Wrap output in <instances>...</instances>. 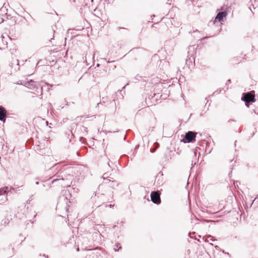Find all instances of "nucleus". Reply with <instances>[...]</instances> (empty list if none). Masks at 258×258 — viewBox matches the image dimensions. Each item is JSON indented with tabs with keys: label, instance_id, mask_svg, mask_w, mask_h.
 <instances>
[{
	"label": "nucleus",
	"instance_id": "1",
	"mask_svg": "<svg viewBox=\"0 0 258 258\" xmlns=\"http://www.w3.org/2000/svg\"><path fill=\"white\" fill-rule=\"evenodd\" d=\"M77 167L69 166H65L63 168H61L59 174L63 175V177L64 178L63 180H68L67 186H70L74 173L77 170Z\"/></svg>",
	"mask_w": 258,
	"mask_h": 258
},
{
	"label": "nucleus",
	"instance_id": "2",
	"mask_svg": "<svg viewBox=\"0 0 258 258\" xmlns=\"http://www.w3.org/2000/svg\"><path fill=\"white\" fill-rule=\"evenodd\" d=\"M61 170V165L59 163L55 164L49 169V172L54 173L53 175L52 176V177L53 178V180L51 181V183L52 184L57 181L63 180L64 179L63 175L59 174Z\"/></svg>",
	"mask_w": 258,
	"mask_h": 258
},
{
	"label": "nucleus",
	"instance_id": "3",
	"mask_svg": "<svg viewBox=\"0 0 258 258\" xmlns=\"http://www.w3.org/2000/svg\"><path fill=\"white\" fill-rule=\"evenodd\" d=\"M91 202L93 204L95 207H99L102 205L106 201H108L106 198L104 194L94 192L91 197Z\"/></svg>",
	"mask_w": 258,
	"mask_h": 258
},
{
	"label": "nucleus",
	"instance_id": "4",
	"mask_svg": "<svg viewBox=\"0 0 258 258\" xmlns=\"http://www.w3.org/2000/svg\"><path fill=\"white\" fill-rule=\"evenodd\" d=\"M72 195L69 190L66 189L63 190L61 192V195L60 196L58 199V204H62L63 203H65V209L66 211L69 210V203L71 202Z\"/></svg>",
	"mask_w": 258,
	"mask_h": 258
},
{
	"label": "nucleus",
	"instance_id": "5",
	"mask_svg": "<svg viewBox=\"0 0 258 258\" xmlns=\"http://www.w3.org/2000/svg\"><path fill=\"white\" fill-rule=\"evenodd\" d=\"M241 100L246 103L254 102L255 101L254 91L244 93L241 97Z\"/></svg>",
	"mask_w": 258,
	"mask_h": 258
},
{
	"label": "nucleus",
	"instance_id": "6",
	"mask_svg": "<svg viewBox=\"0 0 258 258\" xmlns=\"http://www.w3.org/2000/svg\"><path fill=\"white\" fill-rule=\"evenodd\" d=\"M152 202L157 205L161 203L160 193L159 191H152L150 195Z\"/></svg>",
	"mask_w": 258,
	"mask_h": 258
},
{
	"label": "nucleus",
	"instance_id": "7",
	"mask_svg": "<svg viewBox=\"0 0 258 258\" xmlns=\"http://www.w3.org/2000/svg\"><path fill=\"white\" fill-rule=\"evenodd\" d=\"M197 133L188 131L185 133L184 138L187 140V143H192L195 141Z\"/></svg>",
	"mask_w": 258,
	"mask_h": 258
},
{
	"label": "nucleus",
	"instance_id": "8",
	"mask_svg": "<svg viewBox=\"0 0 258 258\" xmlns=\"http://www.w3.org/2000/svg\"><path fill=\"white\" fill-rule=\"evenodd\" d=\"M11 189H14V188L12 186L10 187L8 186L0 187V196L3 195L5 196V200L3 201H0V204L7 200V194Z\"/></svg>",
	"mask_w": 258,
	"mask_h": 258
},
{
	"label": "nucleus",
	"instance_id": "9",
	"mask_svg": "<svg viewBox=\"0 0 258 258\" xmlns=\"http://www.w3.org/2000/svg\"><path fill=\"white\" fill-rule=\"evenodd\" d=\"M6 9L5 8H2L0 9V24L3 23L5 18L9 19V17H11L10 15H8L7 12H6Z\"/></svg>",
	"mask_w": 258,
	"mask_h": 258
},
{
	"label": "nucleus",
	"instance_id": "10",
	"mask_svg": "<svg viewBox=\"0 0 258 258\" xmlns=\"http://www.w3.org/2000/svg\"><path fill=\"white\" fill-rule=\"evenodd\" d=\"M155 182L159 185H162L164 183L163 174L162 172H159L155 178Z\"/></svg>",
	"mask_w": 258,
	"mask_h": 258
},
{
	"label": "nucleus",
	"instance_id": "11",
	"mask_svg": "<svg viewBox=\"0 0 258 258\" xmlns=\"http://www.w3.org/2000/svg\"><path fill=\"white\" fill-rule=\"evenodd\" d=\"M7 115L6 110L2 106H0V120L5 122Z\"/></svg>",
	"mask_w": 258,
	"mask_h": 258
},
{
	"label": "nucleus",
	"instance_id": "12",
	"mask_svg": "<svg viewBox=\"0 0 258 258\" xmlns=\"http://www.w3.org/2000/svg\"><path fill=\"white\" fill-rule=\"evenodd\" d=\"M227 15V13L226 11H223L218 13L215 18V20H217L218 21L220 22L223 20V18L226 17Z\"/></svg>",
	"mask_w": 258,
	"mask_h": 258
},
{
	"label": "nucleus",
	"instance_id": "13",
	"mask_svg": "<svg viewBox=\"0 0 258 258\" xmlns=\"http://www.w3.org/2000/svg\"><path fill=\"white\" fill-rule=\"evenodd\" d=\"M111 178L108 179V180L105 181L104 183L105 184H108L110 187L114 189L118 185L119 183L116 180H111Z\"/></svg>",
	"mask_w": 258,
	"mask_h": 258
},
{
	"label": "nucleus",
	"instance_id": "14",
	"mask_svg": "<svg viewBox=\"0 0 258 258\" xmlns=\"http://www.w3.org/2000/svg\"><path fill=\"white\" fill-rule=\"evenodd\" d=\"M101 178H103L104 180H105L106 181L108 180V179H113L112 177H110V176L109 175V173L108 172L104 173Z\"/></svg>",
	"mask_w": 258,
	"mask_h": 258
},
{
	"label": "nucleus",
	"instance_id": "15",
	"mask_svg": "<svg viewBox=\"0 0 258 258\" xmlns=\"http://www.w3.org/2000/svg\"><path fill=\"white\" fill-rule=\"evenodd\" d=\"M27 87L29 88H32L34 86H35V82L32 80H31L30 81L27 82Z\"/></svg>",
	"mask_w": 258,
	"mask_h": 258
},
{
	"label": "nucleus",
	"instance_id": "16",
	"mask_svg": "<svg viewBox=\"0 0 258 258\" xmlns=\"http://www.w3.org/2000/svg\"><path fill=\"white\" fill-rule=\"evenodd\" d=\"M114 246L115 247H114L113 249L115 251H117L119 250V249L122 248V247L120 245L119 243H115Z\"/></svg>",
	"mask_w": 258,
	"mask_h": 258
},
{
	"label": "nucleus",
	"instance_id": "17",
	"mask_svg": "<svg viewBox=\"0 0 258 258\" xmlns=\"http://www.w3.org/2000/svg\"><path fill=\"white\" fill-rule=\"evenodd\" d=\"M108 97H103L101 99L100 102L97 104V106H99V105L101 103H105L107 102Z\"/></svg>",
	"mask_w": 258,
	"mask_h": 258
},
{
	"label": "nucleus",
	"instance_id": "18",
	"mask_svg": "<svg viewBox=\"0 0 258 258\" xmlns=\"http://www.w3.org/2000/svg\"><path fill=\"white\" fill-rule=\"evenodd\" d=\"M163 19H164L165 20V23L168 26L170 23L172 24V20L170 19L169 18H163Z\"/></svg>",
	"mask_w": 258,
	"mask_h": 258
},
{
	"label": "nucleus",
	"instance_id": "19",
	"mask_svg": "<svg viewBox=\"0 0 258 258\" xmlns=\"http://www.w3.org/2000/svg\"><path fill=\"white\" fill-rule=\"evenodd\" d=\"M78 126V124L75 123V122H73L71 124V134H72V136L73 135V132H72V130H73L74 128L77 127Z\"/></svg>",
	"mask_w": 258,
	"mask_h": 258
},
{
	"label": "nucleus",
	"instance_id": "20",
	"mask_svg": "<svg viewBox=\"0 0 258 258\" xmlns=\"http://www.w3.org/2000/svg\"><path fill=\"white\" fill-rule=\"evenodd\" d=\"M110 103L111 105L113 106L115 110H116V103H115V100H112V101L110 102Z\"/></svg>",
	"mask_w": 258,
	"mask_h": 258
},
{
	"label": "nucleus",
	"instance_id": "21",
	"mask_svg": "<svg viewBox=\"0 0 258 258\" xmlns=\"http://www.w3.org/2000/svg\"><path fill=\"white\" fill-rule=\"evenodd\" d=\"M185 3L188 6H189L190 4L192 3V0H186Z\"/></svg>",
	"mask_w": 258,
	"mask_h": 258
},
{
	"label": "nucleus",
	"instance_id": "22",
	"mask_svg": "<svg viewBox=\"0 0 258 258\" xmlns=\"http://www.w3.org/2000/svg\"><path fill=\"white\" fill-rule=\"evenodd\" d=\"M117 223L118 224H119V225H121V226H123V224H124V222L123 221H122H122H120V222H119V221H118V222H117Z\"/></svg>",
	"mask_w": 258,
	"mask_h": 258
},
{
	"label": "nucleus",
	"instance_id": "23",
	"mask_svg": "<svg viewBox=\"0 0 258 258\" xmlns=\"http://www.w3.org/2000/svg\"><path fill=\"white\" fill-rule=\"evenodd\" d=\"M221 90L220 89V90H217V91H215V92H214L213 94H219V93L221 92Z\"/></svg>",
	"mask_w": 258,
	"mask_h": 258
},
{
	"label": "nucleus",
	"instance_id": "24",
	"mask_svg": "<svg viewBox=\"0 0 258 258\" xmlns=\"http://www.w3.org/2000/svg\"><path fill=\"white\" fill-rule=\"evenodd\" d=\"M231 83V81L230 79H228L226 83V85H228V84H230Z\"/></svg>",
	"mask_w": 258,
	"mask_h": 258
},
{
	"label": "nucleus",
	"instance_id": "25",
	"mask_svg": "<svg viewBox=\"0 0 258 258\" xmlns=\"http://www.w3.org/2000/svg\"><path fill=\"white\" fill-rule=\"evenodd\" d=\"M108 166L110 167V168L113 170V167L111 166L110 164V162H108Z\"/></svg>",
	"mask_w": 258,
	"mask_h": 258
},
{
	"label": "nucleus",
	"instance_id": "26",
	"mask_svg": "<svg viewBox=\"0 0 258 258\" xmlns=\"http://www.w3.org/2000/svg\"><path fill=\"white\" fill-rule=\"evenodd\" d=\"M80 128H81V130H84L85 131H86V129H87L85 127H84L83 126H80Z\"/></svg>",
	"mask_w": 258,
	"mask_h": 258
},
{
	"label": "nucleus",
	"instance_id": "27",
	"mask_svg": "<svg viewBox=\"0 0 258 258\" xmlns=\"http://www.w3.org/2000/svg\"><path fill=\"white\" fill-rule=\"evenodd\" d=\"M251 2V5L253 7V9H254L255 8H254V6H253V5L252 4V2L253 1H254V2H255V0H250Z\"/></svg>",
	"mask_w": 258,
	"mask_h": 258
},
{
	"label": "nucleus",
	"instance_id": "28",
	"mask_svg": "<svg viewBox=\"0 0 258 258\" xmlns=\"http://www.w3.org/2000/svg\"><path fill=\"white\" fill-rule=\"evenodd\" d=\"M236 122V120L234 119H229L228 120V122Z\"/></svg>",
	"mask_w": 258,
	"mask_h": 258
},
{
	"label": "nucleus",
	"instance_id": "29",
	"mask_svg": "<svg viewBox=\"0 0 258 258\" xmlns=\"http://www.w3.org/2000/svg\"><path fill=\"white\" fill-rule=\"evenodd\" d=\"M258 198V194H257V196H256V198H255V199L252 201V204H251V205L252 204H253V203L256 201V198Z\"/></svg>",
	"mask_w": 258,
	"mask_h": 258
},
{
	"label": "nucleus",
	"instance_id": "30",
	"mask_svg": "<svg viewBox=\"0 0 258 258\" xmlns=\"http://www.w3.org/2000/svg\"><path fill=\"white\" fill-rule=\"evenodd\" d=\"M51 31H52V33H53V37H54V34L55 33V30H54L53 28H52Z\"/></svg>",
	"mask_w": 258,
	"mask_h": 258
},
{
	"label": "nucleus",
	"instance_id": "31",
	"mask_svg": "<svg viewBox=\"0 0 258 258\" xmlns=\"http://www.w3.org/2000/svg\"><path fill=\"white\" fill-rule=\"evenodd\" d=\"M69 120L68 118H63V122H66L67 120Z\"/></svg>",
	"mask_w": 258,
	"mask_h": 258
},
{
	"label": "nucleus",
	"instance_id": "32",
	"mask_svg": "<svg viewBox=\"0 0 258 258\" xmlns=\"http://www.w3.org/2000/svg\"><path fill=\"white\" fill-rule=\"evenodd\" d=\"M245 105L247 107H249V103H245Z\"/></svg>",
	"mask_w": 258,
	"mask_h": 258
},
{
	"label": "nucleus",
	"instance_id": "33",
	"mask_svg": "<svg viewBox=\"0 0 258 258\" xmlns=\"http://www.w3.org/2000/svg\"><path fill=\"white\" fill-rule=\"evenodd\" d=\"M42 256H44V257H45V258H48V256H47V255H45V254H43L42 255Z\"/></svg>",
	"mask_w": 258,
	"mask_h": 258
},
{
	"label": "nucleus",
	"instance_id": "34",
	"mask_svg": "<svg viewBox=\"0 0 258 258\" xmlns=\"http://www.w3.org/2000/svg\"><path fill=\"white\" fill-rule=\"evenodd\" d=\"M108 206V207H110V208H111V207H113V206H114V205H108V206Z\"/></svg>",
	"mask_w": 258,
	"mask_h": 258
},
{
	"label": "nucleus",
	"instance_id": "35",
	"mask_svg": "<svg viewBox=\"0 0 258 258\" xmlns=\"http://www.w3.org/2000/svg\"><path fill=\"white\" fill-rule=\"evenodd\" d=\"M249 10H250V11H251V12H252V9H251V6H250V7H249Z\"/></svg>",
	"mask_w": 258,
	"mask_h": 258
},
{
	"label": "nucleus",
	"instance_id": "36",
	"mask_svg": "<svg viewBox=\"0 0 258 258\" xmlns=\"http://www.w3.org/2000/svg\"><path fill=\"white\" fill-rule=\"evenodd\" d=\"M35 184H36V185H38V184H39V182L38 181H36V182H35Z\"/></svg>",
	"mask_w": 258,
	"mask_h": 258
},
{
	"label": "nucleus",
	"instance_id": "37",
	"mask_svg": "<svg viewBox=\"0 0 258 258\" xmlns=\"http://www.w3.org/2000/svg\"><path fill=\"white\" fill-rule=\"evenodd\" d=\"M207 38H208V37H204V38H202V40L207 39Z\"/></svg>",
	"mask_w": 258,
	"mask_h": 258
},
{
	"label": "nucleus",
	"instance_id": "38",
	"mask_svg": "<svg viewBox=\"0 0 258 258\" xmlns=\"http://www.w3.org/2000/svg\"><path fill=\"white\" fill-rule=\"evenodd\" d=\"M225 254H226V255H230V254H229V253L228 252H225Z\"/></svg>",
	"mask_w": 258,
	"mask_h": 258
},
{
	"label": "nucleus",
	"instance_id": "39",
	"mask_svg": "<svg viewBox=\"0 0 258 258\" xmlns=\"http://www.w3.org/2000/svg\"><path fill=\"white\" fill-rule=\"evenodd\" d=\"M114 62V61H110L108 60L107 61V63H110V62Z\"/></svg>",
	"mask_w": 258,
	"mask_h": 258
},
{
	"label": "nucleus",
	"instance_id": "40",
	"mask_svg": "<svg viewBox=\"0 0 258 258\" xmlns=\"http://www.w3.org/2000/svg\"><path fill=\"white\" fill-rule=\"evenodd\" d=\"M116 227H117V226H116V225H114V226H113V229H115Z\"/></svg>",
	"mask_w": 258,
	"mask_h": 258
},
{
	"label": "nucleus",
	"instance_id": "41",
	"mask_svg": "<svg viewBox=\"0 0 258 258\" xmlns=\"http://www.w3.org/2000/svg\"><path fill=\"white\" fill-rule=\"evenodd\" d=\"M122 28H121V27H118V28H117V29L119 30V29H122Z\"/></svg>",
	"mask_w": 258,
	"mask_h": 258
},
{
	"label": "nucleus",
	"instance_id": "42",
	"mask_svg": "<svg viewBox=\"0 0 258 258\" xmlns=\"http://www.w3.org/2000/svg\"><path fill=\"white\" fill-rule=\"evenodd\" d=\"M99 66H100V64H99V63L97 64V65H96V67H99Z\"/></svg>",
	"mask_w": 258,
	"mask_h": 258
},
{
	"label": "nucleus",
	"instance_id": "43",
	"mask_svg": "<svg viewBox=\"0 0 258 258\" xmlns=\"http://www.w3.org/2000/svg\"><path fill=\"white\" fill-rule=\"evenodd\" d=\"M65 103H66V105H68V102L66 100H65Z\"/></svg>",
	"mask_w": 258,
	"mask_h": 258
},
{
	"label": "nucleus",
	"instance_id": "44",
	"mask_svg": "<svg viewBox=\"0 0 258 258\" xmlns=\"http://www.w3.org/2000/svg\"><path fill=\"white\" fill-rule=\"evenodd\" d=\"M65 103H66V105H68V102L66 100H65Z\"/></svg>",
	"mask_w": 258,
	"mask_h": 258
},
{
	"label": "nucleus",
	"instance_id": "45",
	"mask_svg": "<svg viewBox=\"0 0 258 258\" xmlns=\"http://www.w3.org/2000/svg\"><path fill=\"white\" fill-rule=\"evenodd\" d=\"M254 133L253 132V133L252 134V135H251V137H253V136H254Z\"/></svg>",
	"mask_w": 258,
	"mask_h": 258
},
{
	"label": "nucleus",
	"instance_id": "46",
	"mask_svg": "<svg viewBox=\"0 0 258 258\" xmlns=\"http://www.w3.org/2000/svg\"><path fill=\"white\" fill-rule=\"evenodd\" d=\"M100 186H101V185H99V187H98V189H99V190H100Z\"/></svg>",
	"mask_w": 258,
	"mask_h": 258
},
{
	"label": "nucleus",
	"instance_id": "47",
	"mask_svg": "<svg viewBox=\"0 0 258 258\" xmlns=\"http://www.w3.org/2000/svg\"><path fill=\"white\" fill-rule=\"evenodd\" d=\"M171 1V0H168V2H167V4H170V3H169V2Z\"/></svg>",
	"mask_w": 258,
	"mask_h": 258
},
{
	"label": "nucleus",
	"instance_id": "48",
	"mask_svg": "<svg viewBox=\"0 0 258 258\" xmlns=\"http://www.w3.org/2000/svg\"><path fill=\"white\" fill-rule=\"evenodd\" d=\"M211 150H210H210H209V151H208V153H210V152H211Z\"/></svg>",
	"mask_w": 258,
	"mask_h": 258
},
{
	"label": "nucleus",
	"instance_id": "49",
	"mask_svg": "<svg viewBox=\"0 0 258 258\" xmlns=\"http://www.w3.org/2000/svg\"><path fill=\"white\" fill-rule=\"evenodd\" d=\"M17 61L18 62L17 64L19 65V60H17Z\"/></svg>",
	"mask_w": 258,
	"mask_h": 258
},
{
	"label": "nucleus",
	"instance_id": "50",
	"mask_svg": "<svg viewBox=\"0 0 258 258\" xmlns=\"http://www.w3.org/2000/svg\"><path fill=\"white\" fill-rule=\"evenodd\" d=\"M36 215H37L36 214L34 215V218H35L36 217Z\"/></svg>",
	"mask_w": 258,
	"mask_h": 258
},
{
	"label": "nucleus",
	"instance_id": "51",
	"mask_svg": "<svg viewBox=\"0 0 258 258\" xmlns=\"http://www.w3.org/2000/svg\"><path fill=\"white\" fill-rule=\"evenodd\" d=\"M77 250L78 251H79V248H78L77 249Z\"/></svg>",
	"mask_w": 258,
	"mask_h": 258
},
{
	"label": "nucleus",
	"instance_id": "52",
	"mask_svg": "<svg viewBox=\"0 0 258 258\" xmlns=\"http://www.w3.org/2000/svg\"><path fill=\"white\" fill-rule=\"evenodd\" d=\"M208 100H207V103H206V105H205L206 106L207 105V103H208Z\"/></svg>",
	"mask_w": 258,
	"mask_h": 258
},
{
	"label": "nucleus",
	"instance_id": "53",
	"mask_svg": "<svg viewBox=\"0 0 258 258\" xmlns=\"http://www.w3.org/2000/svg\"><path fill=\"white\" fill-rule=\"evenodd\" d=\"M46 123L47 125H48V121H46Z\"/></svg>",
	"mask_w": 258,
	"mask_h": 258
},
{
	"label": "nucleus",
	"instance_id": "54",
	"mask_svg": "<svg viewBox=\"0 0 258 258\" xmlns=\"http://www.w3.org/2000/svg\"><path fill=\"white\" fill-rule=\"evenodd\" d=\"M206 145L207 146L208 142H206Z\"/></svg>",
	"mask_w": 258,
	"mask_h": 258
},
{
	"label": "nucleus",
	"instance_id": "55",
	"mask_svg": "<svg viewBox=\"0 0 258 258\" xmlns=\"http://www.w3.org/2000/svg\"><path fill=\"white\" fill-rule=\"evenodd\" d=\"M232 172V171H231L229 173V175H230L231 173Z\"/></svg>",
	"mask_w": 258,
	"mask_h": 258
},
{
	"label": "nucleus",
	"instance_id": "56",
	"mask_svg": "<svg viewBox=\"0 0 258 258\" xmlns=\"http://www.w3.org/2000/svg\"><path fill=\"white\" fill-rule=\"evenodd\" d=\"M102 59H103V60H106L105 58H101Z\"/></svg>",
	"mask_w": 258,
	"mask_h": 258
},
{
	"label": "nucleus",
	"instance_id": "57",
	"mask_svg": "<svg viewBox=\"0 0 258 258\" xmlns=\"http://www.w3.org/2000/svg\"><path fill=\"white\" fill-rule=\"evenodd\" d=\"M210 106V103H209V104H208V106Z\"/></svg>",
	"mask_w": 258,
	"mask_h": 258
},
{
	"label": "nucleus",
	"instance_id": "58",
	"mask_svg": "<svg viewBox=\"0 0 258 258\" xmlns=\"http://www.w3.org/2000/svg\"><path fill=\"white\" fill-rule=\"evenodd\" d=\"M236 141H235V145H236Z\"/></svg>",
	"mask_w": 258,
	"mask_h": 258
}]
</instances>
